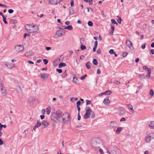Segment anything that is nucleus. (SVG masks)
<instances>
[{
	"label": "nucleus",
	"mask_w": 154,
	"mask_h": 154,
	"mask_svg": "<svg viewBox=\"0 0 154 154\" xmlns=\"http://www.w3.org/2000/svg\"><path fill=\"white\" fill-rule=\"evenodd\" d=\"M103 144L102 140L99 137L93 138L91 141L92 146L95 149H99Z\"/></svg>",
	"instance_id": "obj_1"
},
{
	"label": "nucleus",
	"mask_w": 154,
	"mask_h": 154,
	"mask_svg": "<svg viewBox=\"0 0 154 154\" xmlns=\"http://www.w3.org/2000/svg\"><path fill=\"white\" fill-rule=\"evenodd\" d=\"M62 113V112L60 110L57 111L56 112H52L51 116V119L55 122H57L61 116Z\"/></svg>",
	"instance_id": "obj_2"
},
{
	"label": "nucleus",
	"mask_w": 154,
	"mask_h": 154,
	"mask_svg": "<svg viewBox=\"0 0 154 154\" xmlns=\"http://www.w3.org/2000/svg\"><path fill=\"white\" fill-rule=\"evenodd\" d=\"M107 152L109 154H121L120 150L117 147L113 146L109 148Z\"/></svg>",
	"instance_id": "obj_3"
},
{
	"label": "nucleus",
	"mask_w": 154,
	"mask_h": 154,
	"mask_svg": "<svg viewBox=\"0 0 154 154\" xmlns=\"http://www.w3.org/2000/svg\"><path fill=\"white\" fill-rule=\"evenodd\" d=\"M60 30H57L56 33V38H57L60 36H63L65 33V30L60 27Z\"/></svg>",
	"instance_id": "obj_4"
},
{
	"label": "nucleus",
	"mask_w": 154,
	"mask_h": 154,
	"mask_svg": "<svg viewBox=\"0 0 154 154\" xmlns=\"http://www.w3.org/2000/svg\"><path fill=\"white\" fill-rule=\"evenodd\" d=\"M62 121L63 122H65L69 121L70 119V117L69 114L67 112L62 114Z\"/></svg>",
	"instance_id": "obj_5"
},
{
	"label": "nucleus",
	"mask_w": 154,
	"mask_h": 154,
	"mask_svg": "<svg viewBox=\"0 0 154 154\" xmlns=\"http://www.w3.org/2000/svg\"><path fill=\"white\" fill-rule=\"evenodd\" d=\"M126 112V110L125 108L123 107H119L118 108V111L116 113L118 115L122 116L125 114Z\"/></svg>",
	"instance_id": "obj_6"
},
{
	"label": "nucleus",
	"mask_w": 154,
	"mask_h": 154,
	"mask_svg": "<svg viewBox=\"0 0 154 154\" xmlns=\"http://www.w3.org/2000/svg\"><path fill=\"white\" fill-rule=\"evenodd\" d=\"M24 49V46L23 45H16L14 48L15 51L18 52L22 51Z\"/></svg>",
	"instance_id": "obj_7"
},
{
	"label": "nucleus",
	"mask_w": 154,
	"mask_h": 154,
	"mask_svg": "<svg viewBox=\"0 0 154 154\" xmlns=\"http://www.w3.org/2000/svg\"><path fill=\"white\" fill-rule=\"evenodd\" d=\"M34 27V26H33L32 27L28 25H27L25 26V29L27 30V32L29 33H31L33 32H35L34 30L32 29Z\"/></svg>",
	"instance_id": "obj_8"
},
{
	"label": "nucleus",
	"mask_w": 154,
	"mask_h": 154,
	"mask_svg": "<svg viewBox=\"0 0 154 154\" xmlns=\"http://www.w3.org/2000/svg\"><path fill=\"white\" fill-rule=\"evenodd\" d=\"M62 1V0H49V3L52 5H56Z\"/></svg>",
	"instance_id": "obj_9"
},
{
	"label": "nucleus",
	"mask_w": 154,
	"mask_h": 154,
	"mask_svg": "<svg viewBox=\"0 0 154 154\" xmlns=\"http://www.w3.org/2000/svg\"><path fill=\"white\" fill-rule=\"evenodd\" d=\"M126 44L127 46L131 50L133 49L134 48L131 41L129 40H127L126 42Z\"/></svg>",
	"instance_id": "obj_10"
},
{
	"label": "nucleus",
	"mask_w": 154,
	"mask_h": 154,
	"mask_svg": "<svg viewBox=\"0 0 154 154\" xmlns=\"http://www.w3.org/2000/svg\"><path fill=\"white\" fill-rule=\"evenodd\" d=\"M110 125L112 127H117L118 126L117 122L116 121H112L110 123Z\"/></svg>",
	"instance_id": "obj_11"
},
{
	"label": "nucleus",
	"mask_w": 154,
	"mask_h": 154,
	"mask_svg": "<svg viewBox=\"0 0 154 154\" xmlns=\"http://www.w3.org/2000/svg\"><path fill=\"white\" fill-rule=\"evenodd\" d=\"M103 102L106 105H109L110 103V101L109 99V98L107 97L104 100Z\"/></svg>",
	"instance_id": "obj_12"
},
{
	"label": "nucleus",
	"mask_w": 154,
	"mask_h": 154,
	"mask_svg": "<svg viewBox=\"0 0 154 154\" xmlns=\"http://www.w3.org/2000/svg\"><path fill=\"white\" fill-rule=\"evenodd\" d=\"M151 139V137L149 134L147 135L145 137V140L146 142H149Z\"/></svg>",
	"instance_id": "obj_13"
},
{
	"label": "nucleus",
	"mask_w": 154,
	"mask_h": 154,
	"mask_svg": "<svg viewBox=\"0 0 154 154\" xmlns=\"http://www.w3.org/2000/svg\"><path fill=\"white\" fill-rule=\"evenodd\" d=\"M48 75L46 73H43L41 74V77L43 79H47L48 78Z\"/></svg>",
	"instance_id": "obj_14"
},
{
	"label": "nucleus",
	"mask_w": 154,
	"mask_h": 154,
	"mask_svg": "<svg viewBox=\"0 0 154 154\" xmlns=\"http://www.w3.org/2000/svg\"><path fill=\"white\" fill-rule=\"evenodd\" d=\"M86 112H88V114L90 115L91 112L92 111L90 107L88 106L86 107Z\"/></svg>",
	"instance_id": "obj_15"
},
{
	"label": "nucleus",
	"mask_w": 154,
	"mask_h": 154,
	"mask_svg": "<svg viewBox=\"0 0 154 154\" xmlns=\"http://www.w3.org/2000/svg\"><path fill=\"white\" fill-rule=\"evenodd\" d=\"M2 91V94L3 96H5L6 94V89L5 88H2L1 89Z\"/></svg>",
	"instance_id": "obj_16"
},
{
	"label": "nucleus",
	"mask_w": 154,
	"mask_h": 154,
	"mask_svg": "<svg viewBox=\"0 0 154 154\" xmlns=\"http://www.w3.org/2000/svg\"><path fill=\"white\" fill-rule=\"evenodd\" d=\"M41 124L40 122H38L35 125L33 128V129L35 131V129H36V128L41 126Z\"/></svg>",
	"instance_id": "obj_17"
},
{
	"label": "nucleus",
	"mask_w": 154,
	"mask_h": 154,
	"mask_svg": "<svg viewBox=\"0 0 154 154\" xmlns=\"http://www.w3.org/2000/svg\"><path fill=\"white\" fill-rule=\"evenodd\" d=\"M151 73V70L150 68H149L148 70V74L146 75V76L148 78H150V75Z\"/></svg>",
	"instance_id": "obj_18"
},
{
	"label": "nucleus",
	"mask_w": 154,
	"mask_h": 154,
	"mask_svg": "<svg viewBox=\"0 0 154 154\" xmlns=\"http://www.w3.org/2000/svg\"><path fill=\"white\" fill-rule=\"evenodd\" d=\"M91 63L90 61H88L86 64V66L87 69H90L91 68Z\"/></svg>",
	"instance_id": "obj_19"
},
{
	"label": "nucleus",
	"mask_w": 154,
	"mask_h": 154,
	"mask_svg": "<svg viewBox=\"0 0 154 154\" xmlns=\"http://www.w3.org/2000/svg\"><path fill=\"white\" fill-rule=\"evenodd\" d=\"M149 126L152 129H154V121H151L149 125Z\"/></svg>",
	"instance_id": "obj_20"
},
{
	"label": "nucleus",
	"mask_w": 154,
	"mask_h": 154,
	"mask_svg": "<svg viewBox=\"0 0 154 154\" xmlns=\"http://www.w3.org/2000/svg\"><path fill=\"white\" fill-rule=\"evenodd\" d=\"M64 29H67L69 30H71L73 29L72 26L71 25H68L66 27H64Z\"/></svg>",
	"instance_id": "obj_21"
},
{
	"label": "nucleus",
	"mask_w": 154,
	"mask_h": 154,
	"mask_svg": "<svg viewBox=\"0 0 154 154\" xmlns=\"http://www.w3.org/2000/svg\"><path fill=\"white\" fill-rule=\"evenodd\" d=\"M42 124L44 125L45 127H47L48 125V123L46 122L44 120H43L42 122Z\"/></svg>",
	"instance_id": "obj_22"
},
{
	"label": "nucleus",
	"mask_w": 154,
	"mask_h": 154,
	"mask_svg": "<svg viewBox=\"0 0 154 154\" xmlns=\"http://www.w3.org/2000/svg\"><path fill=\"white\" fill-rule=\"evenodd\" d=\"M66 66V64L65 63H60V64H59L58 67L59 68H61L63 66Z\"/></svg>",
	"instance_id": "obj_23"
},
{
	"label": "nucleus",
	"mask_w": 154,
	"mask_h": 154,
	"mask_svg": "<svg viewBox=\"0 0 154 154\" xmlns=\"http://www.w3.org/2000/svg\"><path fill=\"white\" fill-rule=\"evenodd\" d=\"M111 29H112V30L111 32H110V33L112 35L115 29V26L113 25H111Z\"/></svg>",
	"instance_id": "obj_24"
},
{
	"label": "nucleus",
	"mask_w": 154,
	"mask_h": 154,
	"mask_svg": "<svg viewBox=\"0 0 154 154\" xmlns=\"http://www.w3.org/2000/svg\"><path fill=\"white\" fill-rule=\"evenodd\" d=\"M128 54V53L126 52H123L121 54V56L125 57H126Z\"/></svg>",
	"instance_id": "obj_25"
},
{
	"label": "nucleus",
	"mask_w": 154,
	"mask_h": 154,
	"mask_svg": "<svg viewBox=\"0 0 154 154\" xmlns=\"http://www.w3.org/2000/svg\"><path fill=\"white\" fill-rule=\"evenodd\" d=\"M122 128L121 127H118L116 130V132L117 133L119 134L122 131Z\"/></svg>",
	"instance_id": "obj_26"
},
{
	"label": "nucleus",
	"mask_w": 154,
	"mask_h": 154,
	"mask_svg": "<svg viewBox=\"0 0 154 154\" xmlns=\"http://www.w3.org/2000/svg\"><path fill=\"white\" fill-rule=\"evenodd\" d=\"M78 79L77 78L74 77L73 78V81L76 83H78Z\"/></svg>",
	"instance_id": "obj_27"
},
{
	"label": "nucleus",
	"mask_w": 154,
	"mask_h": 154,
	"mask_svg": "<svg viewBox=\"0 0 154 154\" xmlns=\"http://www.w3.org/2000/svg\"><path fill=\"white\" fill-rule=\"evenodd\" d=\"M90 116L88 114V112H86L84 116V118L85 119H87Z\"/></svg>",
	"instance_id": "obj_28"
},
{
	"label": "nucleus",
	"mask_w": 154,
	"mask_h": 154,
	"mask_svg": "<svg viewBox=\"0 0 154 154\" xmlns=\"http://www.w3.org/2000/svg\"><path fill=\"white\" fill-rule=\"evenodd\" d=\"M93 63L95 65H97L98 64V63L96 59H94L93 61Z\"/></svg>",
	"instance_id": "obj_29"
},
{
	"label": "nucleus",
	"mask_w": 154,
	"mask_h": 154,
	"mask_svg": "<svg viewBox=\"0 0 154 154\" xmlns=\"http://www.w3.org/2000/svg\"><path fill=\"white\" fill-rule=\"evenodd\" d=\"M149 94L152 97L154 95V91L152 89H150L149 91Z\"/></svg>",
	"instance_id": "obj_30"
},
{
	"label": "nucleus",
	"mask_w": 154,
	"mask_h": 154,
	"mask_svg": "<svg viewBox=\"0 0 154 154\" xmlns=\"http://www.w3.org/2000/svg\"><path fill=\"white\" fill-rule=\"evenodd\" d=\"M80 48H81V49L82 50H84L86 49V47L84 45H81L80 46Z\"/></svg>",
	"instance_id": "obj_31"
},
{
	"label": "nucleus",
	"mask_w": 154,
	"mask_h": 154,
	"mask_svg": "<svg viewBox=\"0 0 154 154\" xmlns=\"http://www.w3.org/2000/svg\"><path fill=\"white\" fill-rule=\"evenodd\" d=\"M85 101L87 105H89V104H91V101L90 100H85Z\"/></svg>",
	"instance_id": "obj_32"
},
{
	"label": "nucleus",
	"mask_w": 154,
	"mask_h": 154,
	"mask_svg": "<svg viewBox=\"0 0 154 154\" xmlns=\"http://www.w3.org/2000/svg\"><path fill=\"white\" fill-rule=\"evenodd\" d=\"M111 22L113 24H116L117 25H118V23L115 20L112 19L111 20Z\"/></svg>",
	"instance_id": "obj_33"
},
{
	"label": "nucleus",
	"mask_w": 154,
	"mask_h": 154,
	"mask_svg": "<svg viewBox=\"0 0 154 154\" xmlns=\"http://www.w3.org/2000/svg\"><path fill=\"white\" fill-rule=\"evenodd\" d=\"M67 75V74L66 72V71L64 72L62 74V76L63 78H65Z\"/></svg>",
	"instance_id": "obj_34"
},
{
	"label": "nucleus",
	"mask_w": 154,
	"mask_h": 154,
	"mask_svg": "<svg viewBox=\"0 0 154 154\" xmlns=\"http://www.w3.org/2000/svg\"><path fill=\"white\" fill-rule=\"evenodd\" d=\"M47 112L48 114L49 115L51 112V108L50 107H48L46 109Z\"/></svg>",
	"instance_id": "obj_35"
},
{
	"label": "nucleus",
	"mask_w": 154,
	"mask_h": 154,
	"mask_svg": "<svg viewBox=\"0 0 154 154\" xmlns=\"http://www.w3.org/2000/svg\"><path fill=\"white\" fill-rule=\"evenodd\" d=\"M88 24L89 26H92L93 25V22L91 21H89L88 22Z\"/></svg>",
	"instance_id": "obj_36"
},
{
	"label": "nucleus",
	"mask_w": 154,
	"mask_h": 154,
	"mask_svg": "<svg viewBox=\"0 0 154 154\" xmlns=\"http://www.w3.org/2000/svg\"><path fill=\"white\" fill-rule=\"evenodd\" d=\"M91 113L90 115H91V118H93L95 117V114L94 112L92 110V111L91 112Z\"/></svg>",
	"instance_id": "obj_37"
},
{
	"label": "nucleus",
	"mask_w": 154,
	"mask_h": 154,
	"mask_svg": "<svg viewBox=\"0 0 154 154\" xmlns=\"http://www.w3.org/2000/svg\"><path fill=\"white\" fill-rule=\"evenodd\" d=\"M78 100V98L77 97L76 98H72L70 99V101H73L74 100L75 101H77Z\"/></svg>",
	"instance_id": "obj_38"
},
{
	"label": "nucleus",
	"mask_w": 154,
	"mask_h": 154,
	"mask_svg": "<svg viewBox=\"0 0 154 154\" xmlns=\"http://www.w3.org/2000/svg\"><path fill=\"white\" fill-rule=\"evenodd\" d=\"M74 11L73 9H72L71 10H69V14L70 15H72L74 14Z\"/></svg>",
	"instance_id": "obj_39"
},
{
	"label": "nucleus",
	"mask_w": 154,
	"mask_h": 154,
	"mask_svg": "<svg viewBox=\"0 0 154 154\" xmlns=\"http://www.w3.org/2000/svg\"><path fill=\"white\" fill-rule=\"evenodd\" d=\"M106 95H110L112 93V91H106Z\"/></svg>",
	"instance_id": "obj_40"
},
{
	"label": "nucleus",
	"mask_w": 154,
	"mask_h": 154,
	"mask_svg": "<svg viewBox=\"0 0 154 154\" xmlns=\"http://www.w3.org/2000/svg\"><path fill=\"white\" fill-rule=\"evenodd\" d=\"M3 21L4 22V23L5 24H7L8 23V22L6 21V18L5 17H3Z\"/></svg>",
	"instance_id": "obj_41"
},
{
	"label": "nucleus",
	"mask_w": 154,
	"mask_h": 154,
	"mask_svg": "<svg viewBox=\"0 0 154 154\" xmlns=\"http://www.w3.org/2000/svg\"><path fill=\"white\" fill-rule=\"evenodd\" d=\"M149 134L150 135L151 138L152 139H154V132H152Z\"/></svg>",
	"instance_id": "obj_42"
},
{
	"label": "nucleus",
	"mask_w": 154,
	"mask_h": 154,
	"mask_svg": "<svg viewBox=\"0 0 154 154\" xmlns=\"http://www.w3.org/2000/svg\"><path fill=\"white\" fill-rule=\"evenodd\" d=\"M56 71L58 72L59 73L62 72V70L61 69H56Z\"/></svg>",
	"instance_id": "obj_43"
},
{
	"label": "nucleus",
	"mask_w": 154,
	"mask_h": 154,
	"mask_svg": "<svg viewBox=\"0 0 154 154\" xmlns=\"http://www.w3.org/2000/svg\"><path fill=\"white\" fill-rule=\"evenodd\" d=\"M109 53L110 54H113L115 52H114V50L113 49H111L109 50Z\"/></svg>",
	"instance_id": "obj_44"
},
{
	"label": "nucleus",
	"mask_w": 154,
	"mask_h": 154,
	"mask_svg": "<svg viewBox=\"0 0 154 154\" xmlns=\"http://www.w3.org/2000/svg\"><path fill=\"white\" fill-rule=\"evenodd\" d=\"M43 62L45 64H47L48 63V61L46 59H44L43 60Z\"/></svg>",
	"instance_id": "obj_45"
},
{
	"label": "nucleus",
	"mask_w": 154,
	"mask_h": 154,
	"mask_svg": "<svg viewBox=\"0 0 154 154\" xmlns=\"http://www.w3.org/2000/svg\"><path fill=\"white\" fill-rule=\"evenodd\" d=\"M5 65L10 69H11L13 68V67L11 65H10L9 64H5Z\"/></svg>",
	"instance_id": "obj_46"
},
{
	"label": "nucleus",
	"mask_w": 154,
	"mask_h": 154,
	"mask_svg": "<svg viewBox=\"0 0 154 154\" xmlns=\"http://www.w3.org/2000/svg\"><path fill=\"white\" fill-rule=\"evenodd\" d=\"M87 77V75L86 74H85L84 75L82 76L81 78V80H83L85 79Z\"/></svg>",
	"instance_id": "obj_47"
},
{
	"label": "nucleus",
	"mask_w": 154,
	"mask_h": 154,
	"mask_svg": "<svg viewBox=\"0 0 154 154\" xmlns=\"http://www.w3.org/2000/svg\"><path fill=\"white\" fill-rule=\"evenodd\" d=\"M128 107L131 109V110H132L133 109L132 106L130 104H129L128 105Z\"/></svg>",
	"instance_id": "obj_48"
},
{
	"label": "nucleus",
	"mask_w": 154,
	"mask_h": 154,
	"mask_svg": "<svg viewBox=\"0 0 154 154\" xmlns=\"http://www.w3.org/2000/svg\"><path fill=\"white\" fill-rule=\"evenodd\" d=\"M13 12V10L11 9H10L8 10V12L10 14H12Z\"/></svg>",
	"instance_id": "obj_49"
},
{
	"label": "nucleus",
	"mask_w": 154,
	"mask_h": 154,
	"mask_svg": "<svg viewBox=\"0 0 154 154\" xmlns=\"http://www.w3.org/2000/svg\"><path fill=\"white\" fill-rule=\"evenodd\" d=\"M140 77L141 79H144L145 78V76L143 74H141L140 75Z\"/></svg>",
	"instance_id": "obj_50"
},
{
	"label": "nucleus",
	"mask_w": 154,
	"mask_h": 154,
	"mask_svg": "<svg viewBox=\"0 0 154 154\" xmlns=\"http://www.w3.org/2000/svg\"><path fill=\"white\" fill-rule=\"evenodd\" d=\"M97 53L98 54H100L101 53V51L100 49H98L97 51Z\"/></svg>",
	"instance_id": "obj_51"
},
{
	"label": "nucleus",
	"mask_w": 154,
	"mask_h": 154,
	"mask_svg": "<svg viewBox=\"0 0 154 154\" xmlns=\"http://www.w3.org/2000/svg\"><path fill=\"white\" fill-rule=\"evenodd\" d=\"M94 47H97V45H98V42L97 41H96L95 42H94Z\"/></svg>",
	"instance_id": "obj_52"
},
{
	"label": "nucleus",
	"mask_w": 154,
	"mask_h": 154,
	"mask_svg": "<svg viewBox=\"0 0 154 154\" xmlns=\"http://www.w3.org/2000/svg\"><path fill=\"white\" fill-rule=\"evenodd\" d=\"M81 102L80 101H78L76 103L77 104V106H79L81 104Z\"/></svg>",
	"instance_id": "obj_53"
},
{
	"label": "nucleus",
	"mask_w": 154,
	"mask_h": 154,
	"mask_svg": "<svg viewBox=\"0 0 154 154\" xmlns=\"http://www.w3.org/2000/svg\"><path fill=\"white\" fill-rule=\"evenodd\" d=\"M121 20H122L121 18L120 17H119L117 20V22L119 24H121Z\"/></svg>",
	"instance_id": "obj_54"
},
{
	"label": "nucleus",
	"mask_w": 154,
	"mask_h": 154,
	"mask_svg": "<svg viewBox=\"0 0 154 154\" xmlns=\"http://www.w3.org/2000/svg\"><path fill=\"white\" fill-rule=\"evenodd\" d=\"M114 83L119 85L120 83V82L119 81L116 80L115 81V82H114Z\"/></svg>",
	"instance_id": "obj_55"
},
{
	"label": "nucleus",
	"mask_w": 154,
	"mask_h": 154,
	"mask_svg": "<svg viewBox=\"0 0 154 154\" xmlns=\"http://www.w3.org/2000/svg\"><path fill=\"white\" fill-rule=\"evenodd\" d=\"M17 91H21V88L19 86H18L17 87Z\"/></svg>",
	"instance_id": "obj_56"
},
{
	"label": "nucleus",
	"mask_w": 154,
	"mask_h": 154,
	"mask_svg": "<svg viewBox=\"0 0 154 154\" xmlns=\"http://www.w3.org/2000/svg\"><path fill=\"white\" fill-rule=\"evenodd\" d=\"M99 151L101 154H102L103 153V150L101 149H99Z\"/></svg>",
	"instance_id": "obj_57"
},
{
	"label": "nucleus",
	"mask_w": 154,
	"mask_h": 154,
	"mask_svg": "<svg viewBox=\"0 0 154 154\" xmlns=\"http://www.w3.org/2000/svg\"><path fill=\"white\" fill-rule=\"evenodd\" d=\"M126 119L124 118H122L120 119V121L122 122H124L125 121Z\"/></svg>",
	"instance_id": "obj_58"
},
{
	"label": "nucleus",
	"mask_w": 154,
	"mask_h": 154,
	"mask_svg": "<svg viewBox=\"0 0 154 154\" xmlns=\"http://www.w3.org/2000/svg\"><path fill=\"white\" fill-rule=\"evenodd\" d=\"M143 68L145 70H146V69H147V70H148V69H149L148 68V67L147 66H143Z\"/></svg>",
	"instance_id": "obj_59"
},
{
	"label": "nucleus",
	"mask_w": 154,
	"mask_h": 154,
	"mask_svg": "<svg viewBox=\"0 0 154 154\" xmlns=\"http://www.w3.org/2000/svg\"><path fill=\"white\" fill-rule=\"evenodd\" d=\"M78 120H80V119H81V116L80 115L79 113H78Z\"/></svg>",
	"instance_id": "obj_60"
},
{
	"label": "nucleus",
	"mask_w": 154,
	"mask_h": 154,
	"mask_svg": "<svg viewBox=\"0 0 154 154\" xmlns=\"http://www.w3.org/2000/svg\"><path fill=\"white\" fill-rule=\"evenodd\" d=\"M70 4H71V6H72L74 4V2L73 1V0H71Z\"/></svg>",
	"instance_id": "obj_61"
},
{
	"label": "nucleus",
	"mask_w": 154,
	"mask_h": 154,
	"mask_svg": "<svg viewBox=\"0 0 154 154\" xmlns=\"http://www.w3.org/2000/svg\"><path fill=\"white\" fill-rule=\"evenodd\" d=\"M101 14L103 17H106V15L104 14V12L103 11H102Z\"/></svg>",
	"instance_id": "obj_62"
},
{
	"label": "nucleus",
	"mask_w": 154,
	"mask_h": 154,
	"mask_svg": "<svg viewBox=\"0 0 154 154\" xmlns=\"http://www.w3.org/2000/svg\"><path fill=\"white\" fill-rule=\"evenodd\" d=\"M150 51L152 54H154V49H152L150 50Z\"/></svg>",
	"instance_id": "obj_63"
},
{
	"label": "nucleus",
	"mask_w": 154,
	"mask_h": 154,
	"mask_svg": "<svg viewBox=\"0 0 154 154\" xmlns=\"http://www.w3.org/2000/svg\"><path fill=\"white\" fill-rule=\"evenodd\" d=\"M146 47V44H144V45H142L141 46V48L143 49H144Z\"/></svg>",
	"instance_id": "obj_64"
}]
</instances>
